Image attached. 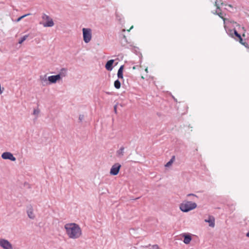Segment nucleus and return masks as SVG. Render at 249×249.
Wrapping results in <instances>:
<instances>
[{
    "label": "nucleus",
    "mask_w": 249,
    "mask_h": 249,
    "mask_svg": "<svg viewBox=\"0 0 249 249\" xmlns=\"http://www.w3.org/2000/svg\"><path fill=\"white\" fill-rule=\"evenodd\" d=\"M0 246L4 249H13L12 244L4 239H0Z\"/></svg>",
    "instance_id": "obj_7"
},
{
    "label": "nucleus",
    "mask_w": 249,
    "mask_h": 249,
    "mask_svg": "<svg viewBox=\"0 0 249 249\" xmlns=\"http://www.w3.org/2000/svg\"><path fill=\"white\" fill-rule=\"evenodd\" d=\"M172 98H173L175 102H177V100L173 96H172Z\"/></svg>",
    "instance_id": "obj_32"
},
{
    "label": "nucleus",
    "mask_w": 249,
    "mask_h": 249,
    "mask_svg": "<svg viewBox=\"0 0 249 249\" xmlns=\"http://www.w3.org/2000/svg\"><path fill=\"white\" fill-rule=\"evenodd\" d=\"M84 115H79V120L80 121V122H82V121L84 119Z\"/></svg>",
    "instance_id": "obj_27"
},
{
    "label": "nucleus",
    "mask_w": 249,
    "mask_h": 249,
    "mask_svg": "<svg viewBox=\"0 0 249 249\" xmlns=\"http://www.w3.org/2000/svg\"><path fill=\"white\" fill-rule=\"evenodd\" d=\"M39 113V110L38 109H34L33 114L34 115H38Z\"/></svg>",
    "instance_id": "obj_25"
},
{
    "label": "nucleus",
    "mask_w": 249,
    "mask_h": 249,
    "mask_svg": "<svg viewBox=\"0 0 249 249\" xmlns=\"http://www.w3.org/2000/svg\"><path fill=\"white\" fill-rule=\"evenodd\" d=\"M124 146H122L117 151V152H116L117 156L119 157H122L124 154Z\"/></svg>",
    "instance_id": "obj_16"
},
{
    "label": "nucleus",
    "mask_w": 249,
    "mask_h": 249,
    "mask_svg": "<svg viewBox=\"0 0 249 249\" xmlns=\"http://www.w3.org/2000/svg\"><path fill=\"white\" fill-rule=\"evenodd\" d=\"M117 105H118V104H116V105H114V107H113L114 111L116 114L117 113Z\"/></svg>",
    "instance_id": "obj_26"
},
{
    "label": "nucleus",
    "mask_w": 249,
    "mask_h": 249,
    "mask_svg": "<svg viewBox=\"0 0 249 249\" xmlns=\"http://www.w3.org/2000/svg\"><path fill=\"white\" fill-rule=\"evenodd\" d=\"M138 67V66H137V65H136V66H133V67H132V69H133V70H135V69H137V68Z\"/></svg>",
    "instance_id": "obj_31"
},
{
    "label": "nucleus",
    "mask_w": 249,
    "mask_h": 249,
    "mask_svg": "<svg viewBox=\"0 0 249 249\" xmlns=\"http://www.w3.org/2000/svg\"><path fill=\"white\" fill-rule=\"evenodd\" d=\"M246 236L248 237H249V231L247 233Z\"/></svg>",
    "instance_id": "obj_34"
},
{
    "label": "nucleus",
    "mask_w": 249,
    "mask_h": 249,
    "mask_svg": "<svg viewBox=\"0 0 249 249\" xmlns=\"http://www.w3.org/2000/svg\"><path fill=\"white\" fill-rule=\"evenodd\" d=\"M104 193H105L104 192H103L101 193V194H104Z\"/></svg>",
    "instance_id": "obj_37"
},
{
    "label": "nucleus",
    "mask_w": 249,
    "mask_h": 249,
    "mask_svg": "<svg viewBox=\"0 0 249 249\" xmlns=\"http://www.w3.org/2000/svg\"><path fill=\"white\" fill-rule=\"evenodd\" d=\"M114 86L117 89H119L121 88V83L118 78L114 81Z\"/></svg>",
    "instance_id": "obj_21"
},
{
    "label": "nucleus",
    "mask_w": 249,
    "mask_h": 249,
    "mask_svg": "<svg viewBox=\"0 0 249 249\" xmlns=\"http://www.w3.org/2000/svg\"><path fill=\"white\" fill-rule=\"evenodd\" d=\"M67 71V70L66 68H62L61 69L60 72L58 74L60 75L61 79L66 75Z\"/></svg>",
    "instance_id": "obj_18"
},
{
    "label": "nucleus",
    "mask_w": 249,
    "mask_h": 249,
    "mask_svg": "<svg viewBox=\"0 0 249 249\" xmlns=\"http://www.w3.org/2000/svg\"><path fill=\"white\" fill-rule=\"evenodd\" d=\"M30 14H25V15H23L19 17H18L16 20V22H19V21H20L22 18H24L27 17V16L28 15H30Z\"/></svg>",
    "instance_id": "obj_22"
},
{
    "label": "nucleus",
    "mask_w": 249,
    "mask_h": 249,
    "mask_svg": "<svg viewBox=\"0 0 249 249\" xmlns=\"http://www.w3.org/2000/svg\"><path fill=\"white\" fill-rule=\"evenodd\" d=\"M125 29H123V30H122V32H125Z\"/></svg>",
    "instance_id": "obj_35"
},
{
    "label": "nucleus",
    "mask_w": 249,
    "mask_h": 249,
    "mask_svg": "<svg viewBox=\"0 0 249 249\" xmlns=\"http://www.w3.org/2000/svg\"><path fill=\"white\" fill-rule=\"evenodd\" d=\"M46 75H45L44 76H40V80L42 81L47 82L48 81V79L46 78Z\"/></svg>",
    "instance_id": "obj_24"
},
{
    "label": "nucleus",
    "mask_w": 249,
    "mask_h": 249,
    "mask_svg": "<svg viewBox=\"0 0 249 249\" xmlns=\"http://www.w3.org/2000/svg\"><path fill=\"white\" fill-rule=\"evenodd\" d=\"M117 64H118V63H116L115 65V66H116Z\"/></svg>",
    "instance_id": "obj_38"
},
{
    "label": "nucleus",
    "mask_w": 249,
    "mask_h": 249,
    "mask_svg": "<svg viewBox=\"0 0 249 249\" xmlns=\"http://www.w3.org/2000/svg\"><path fill=\"white\" fill-rule=\"evenodd\" d=\"M225 30L228 35L236 40L239 38V35H241L234 28H229L225 27Z\"/></svg>",
    "instance_id": "obj_4"
},
{
    "label": "nucleus",
    "mask_w": 249,
    "mask_h": 249,
    "mask_svg": "<svg viewBox=\"0 0 249 249\" xmlns=\"http://www.w3.org/2000/svg\"><path fill=\"white\" fill-rule=\"evenodd\" d=\"M197 205L195 202H193L191 201H187L180 204L179 208L181 211L188 212L195 209Z\"/></svg>",
    "instance_id": "obj_2"
},
{
    "label": "nucleus",
    "mask_w": 249,
    "mask_h": 249,
    "mask_svg": "<svg viewBox=\"0 0 249 249\" xmlns=\"http://www.w3.org/2000/svg\"><path fill=\"white\" fill-rule=\"evenodd\" d=\"M1 158L4 160H9L12 161H15L16 160V158L13 154L9 152H3L1 154Z\"/></svg>",
    "instance_id": "obj_8"
},
{
    "label": "nucleus",
    "mask_w": 249,
    "mask_h": 249,
    "mask_svg": "<svg viewBox=\"0 0 249 249\" xmlns=\"http://www.w3.org/2000/svg\"><path fill=\"white\" fill-rule=\"evenodd\" d=\"M205 222L209 223V226L214 227L215 226V219L213 216L209 215L208 219H205Z\"/></svg>",
    "instance_id": "obj_12"
},
{
    "label": "nucleus",
    "mask_w": 249,
    "mask_h": 249,
    "mask_svg": "<svg viewBox=\"0 0 249 249\" xmlns=\"http://www.w3.org/2000/svg\"><path fill=\"white\" fill-rule=\"evenodd\" d=\"M27 213L28 216L32 219H34L35 218V215L33 212V208L32 206L30 205L27 207Z\"/></svg>",
    "instance_id": "obj_10"
},
{
    "label": "nucleus",
    "mask_w": 249,
    "mask_h": 249,
    "mask_svg": "<svg viewBox=\"0 0 249 249\" xmlns=\"http://www.w3.org/2000/svg\"><path fill=\"white\" fill-rule=\"evenodd\" d=\"M219 4L221 6L227 5L226 2H224L222 1V0H216L215 2V6L216 7L217 10H221L219 7Z\"/></svg>",
    "instance_id": "obj_15"
},
{
    "label": "nucleus",
    "mask_w": 249,
    "mask_h": 249,
    "mask_svg": "<svg viewBox=\"0 0 249 249\" xmlns=\"http://www.w3.org/2000/svg\"><path fill=\"white\" fill-rule=\"evenodd\" d=\"M229 6L231 7H232L231 5H229Z\"/></svg>",
    "instance_id": "obj_36"
},
{
    "label": "nucleus",
    "mask_w": 249,
    "mask_h": 249,
    "mask_svg": "<svg viewBox=\"0 0 249 249\" xmlns=\"http://www.w3.org/2000/svg\"><path fill=\"white\" fill-rule=\"evenodd\" d=\"M66 233L70 238L76 239L82 234L81 228L75 223H69L65 225Z\"/></svg>",
    "instance_id": "obj_1"
},
{
    "label": "nucleus",
    "mask_w": 249,
    "mask_h": 249,
    "mask_svg": "<svg viewBox=\"0 0 249 249\" xmlns=\"http://www.w3.org/2000/svg\"><path fill=\"white\" fill-rule=\"evenodd\" d=\"M122 40H121V41H122L121 42V44L123 45V40H124V43H127V39H126V36L124 35H123V34L122 35ZM123 45L124 46L125 44H123Z\"/></svg>",
    "instance_id": "obj_23"
},
{
    "label": "nucleus",
    "mask_w": 249,
    "mask_h": 249,
    "mask_svg": "<svg viewBox=\"0 0 249 249\" xmlns=\"http://www.w3.org/2000/svg\"><path fill=\"white\" fill-rule=\"evenodd\" d=\"M133 28V26H132L130 28L127 30L128 32H129L130 31V30H131Z\"/></svg>",
    "instance_id": "obj_33"
},
{
    "label": "nucleus",
    "mask_w": 249,
    "mask_h": 249,
    "mask_svg": "<svg viewBox=\"0 0 249 249\" xmlns=\"http://www.w3.org/2000/svg\"><path fill=\"white\" fill-rule=\"evenodd\" d=\"M61 79L60 74L50 76L48 77V81L49 84H54Z\"/></svg>",
    "instance_id": "obj_9"
},
{
    "label": "nucleus",
    "mask_w": 249,
    "mask_h": 249,
    "mask_svg": "<svg viewBox=\"0 0 249 249\" xmlns=\"http://www.w3.org/2000/svg\"><path fill=\"white\" fill-rule=\"evenodd\" d=\"M30 36V35H26L22 37H20L18 40V43L21 44L27 38Z\"/></svg>",
    "instance_id": "obj_20"
},
{
    "label": "nucleus",
    "mask_w": 249,
    "mask_h": 249,
    "mask_svg": "<svg viewBox=\"0 0 249 249\" xmlns=\"http://www.w3.org/2000/svg\"><path fill=\"white\" fill-rule=\"evenodd\" d=\"M124 65H121L117 72V76L118 79H123V71L124 70Z\"/></svg>",
    "instance_id": "obj_13"
},
{
    "label": "nucleus",
    "mask_w": 249,
    "mask_h": 249,
    "mask_svg": "<svg viewBox=\"0 0 249 249\" xmlns=\"http://www.w3.org/2000/svg\"><path fill=\"white\" fill-rule=\"evenodd\" d=\"M115 16L116 19L119 21L120 23H122L124 20H123L121 15H120L117 11L115 12Z\"/></svg>",
    "instance_id": "obj_19"
},
{
    "label": "nucleus",
    "mask_w": 249,
    "mask_h": 249,
    "mask_svg": "<svg viewBox=\"0 0 249 249\" xmlns=\"http://www.w3.org/2000/svg\"><path fill=\"white\" fill-rule=\"evenodd\" d=\"M43 19L46 20V22L43 23V26L44 27H52L54 25V22L53 20L50 18L49 16L46 15L45 14H43L42 17Z\"/></svg>",
    "instance_id": "obj_5"
},
{
    "label": "nucleus",
    "mask_w": 249,
    "mask_h": 249,
    "mask_svg": "<svg viewBox=\"0 0 249 249\" xmlns=\"http://www.w3.org/2000/svg\"><path fill=\"white\" fill-rule=\"evenodd\" d=\"M216 14L218 15L220 18L223 17V14L221 12L217 13Z\"/></svg>",
    "instance_id": "obj_29"
},
{
    "label": "nucleus",
    "mask_w": 249,
    "mask_h": 249,
    "mask_svg": "<svg viewBox=\"0 0 249 249\" xmlns=\"http://www.w3.org/2000/svg\"><path fill=\"white\" fill-rule=\"evenodd\" d=\"M114 59L108 60L105 64V68L108 71H111L113 68Z\"/></svg>",
    "instance_id": "obj_11"
},
{
    "label": "nucleus",
    "mask_w": 249,
    "mask_h": 249,
    "mask_svg": "<svg viewBox=\"0 0 249 249\" xmlns=\"http://www.w3.org/2000/svg\"><path fill=\"white\" fill-rule=\"evenodd\" d=\"M106 92V93L107 94H108V95H111V94H112L111 92H108V91H106V92Z\"/></svg>",
    "instance_id": "obj_30"
},
{
    "label": "nucleus",
    "mask_w": 249,
    "mask_h": 249,
    "mask_svg": "<svg viewBox=\"0 0 249 249\" xmlns=\"http://www.w3.org/2000/svg\"><path fill=\"white\" fill-rule=\"evenodd\" d=\"M187 196H192L193 197H197V196L193 194H189L187 195Z\"/></svg>",
    "instance_id": "obj_28"
},
{
    "label": "nucleus",
    "mask_w": 249,
    "mask_h": 249,
    "mask_svg": "<svg viewBox=\"0 0 249 249\" xmlns=\"http://www.w3.org/2000/svg\"><path fill=\"white\" fill-rule=\"evenodd\" d=\"M182 236L184 237L183 242L186 244H188L192 240V237L189 234L184 233Z\"/></svg>",
    "instance_id": "obj_14"
},
{
    "label": "nucleus",
    "mask_w": 249,
    "mask_h": 249,
    "mask_svg": "<svg viewBox=\"0 0 249 249\" xmlns=\"http://www.w3.org/2000/svg\"><path fill=\"white\" fill-rule=\"evenodd\" d=\"M83 40L86 43H89L91 39V30L90 28H84L82 29Z\"/></svg>",
    "instance_id": "obj_3"
},
{
    "label": "nucleus",
    "mask_w": 249,
    "mask_h": 249,
    "mask_svg": "<svg viewBox=\"0 0 249 249\" xmlns=\"http://www.w3.org/2000/svg\"><path fill=\"white\" fill-rule=\"evenodd\" d=\"M175 156H173L171 157V159L170 160L166 163V164L165 165V166L166 167H169L170 166H171V165L172 164L173 162L175 161Z\"/></svg>",
    "instance_id": "obj_17"
},
{
    "label": "nucleus",
    "mask_w": 249,
    "mask_h": 249,
    "mask_svg": "<svg viewBox=\"0 0 249 249\" xmlns=\"http://www.w3.org/2000/svg\"><path fill=\"white\" fill-rule=\"evenodd\" d=\"M121 165L119 163H115L111 168L110 170V174L111 175L116 176L118 174Z\"/></svg>",
    "instance_id": "obj_6"
}]
</instances>
